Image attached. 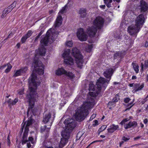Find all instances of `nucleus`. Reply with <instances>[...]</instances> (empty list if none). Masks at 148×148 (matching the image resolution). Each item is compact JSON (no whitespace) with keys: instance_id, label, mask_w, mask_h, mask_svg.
<instances>
[{"instance_id":"1","label":"nucleus","mask_w":148,"mask_h":148,"mask_svg":"<svg viewBox=\"0 0 148 148\" xmlns=\"http://www.w3.org/2000/svg\"><path fill=\"white\" fill-rule=\"evenodd\" d=\"M41 83L40 80L36 74L34 73L32 74L31 79L29 81V92L27 95V99L29 103V107L27 112V117L30 116V119L33 120L32 122L34 120L32 118V114L34 115H36V112L38 110L34 107V103L36 102L38 97V94L36 93V90L37 87Z\"/></svg>"},{"instance_id":"2","label":"nucleus","mask_w":148,"mask_h":148,"mask_svg":"<svg viewBox=\"0 0 148 148\" xmlns=\"http://www.w3.org/2000/svg\"><path fill=\"white\" fill-rule=\"evenodd\" d=\"M94 104L95 101L93 99L90 97L88 99L82 106L77 110L75 114L76 120L81 121L84 120L89 114L88 110L92 108Z\"/></svg>"},{"instance_id":"3","label":"nucleus","mask_w":148,"mask_h":148,"mask_svg":"<svg viewBox=\"0 0 148 148\" xmlns=\"http://www.w3.org/2000/svg\"><path fill=\"white\" fill-rule=\"evenodd\" d=\"M64 123L66 125L65 129L62 131L61 135L62 137L69 139L71 132L76 126V122L72 119L70 118L65 120Z\"/></svg>"},{"instance_id":"4","label":"nucleus","mask_w":148,"mask_h":148,"mask_svg":"<svg viewBox=\"0 0 148 148\" xmlns=\"http://www.w3.org/2000/svg\"><path fill=\"white\" fill-rule=\"evenodd\" d=\"M104 23L103 19L100 16L96 17L93 22L94 26L88 27L86 32L90 36H93L96 34L97 29H101Z\"/></svg>"},{"instance_id":"5","label":"nucleus","mask_w":148,"mask_h":148,"mask_svg":"<svg viewBox=\"0 0 148 148\" xmlns=\"http://www.w3.org/2000/svg\"><path fill=\"white\" fill-rule=\"evenodd\" d=\"M113 73V70L112 68H110L107 69L103 73V75L107 78V79L102 77H100L97 80V86L99 89L100 90L101 86L103 85L104 88H105L107 84L111 79V76Z\"/></svg>"},{"instance_id":"6","label":"nucleus","mask_w":148,"mask_h":148,"mask_svg":"<svg viewBox=\"0 0 148 148\" xmlns=\"http://www.w3.org/2000/svg\"><path fill=\"white\" fill-rule=\"evenodd\" d=\"M58 32H57L54 29H51L49 30L47 32L46 36L43 37L42 36V39L40 41L42 45L47 46L49 42L50 43L52 42L50 40V36L52 35L51 40L53 41L55 40L58 37Z\"/></svg>"},{"instance_id":"7","label":"nucleus","mask_w":148,"mask_h":148,"mask_svg":"<svg viewBox=\"0 0 148 148\" xmlns=\"http://www.w3.org/2000/svg\"><path fill=\"white\" fill-rule=\"evenodd\" d=\"M72 54L76 59V62L78 67L80 69L82 68L84 62L83 56L80 53L79 50L76 48L72 49Z\"/></svg>"},{"instance_id":"8","label":"nucleus","mask_w":148,"mask_h":148,"mask_svg":"<svg viewBox=\"0 0 148 148\" xmlns=\"http://www.w3.org/2000/svg\"><path fill=\"white\" fill-rule=\"evenodd\" d=\"M32 121L33 120L31 119L29 120H27V123L25 122L23 124V123L22 124L21 128V133L23 132V129H25V131L22 137V144L23 145L29 142L27 139V134L29 131V127L32 125Z\"/></svg>"},{"instance_id":"9","label":"nucleus","mask_w":148,"mask_h":148,"mask_svg":"<svg viewBox=\"0 0 148 148\" xmlns=\"http://www.w3.org/2000/svg\"><path fill=\"white\" fill-rule=\"evenodd\" d=\"M32 66H34L36 68L39 67L38 68H36V73L40 75H42L44 74L43 69L44 66L43 65L42 62L38 60H36L34 59V62L32 64Z\"/></svg>"},{"instance_id":"10","label":"nucleus","mask_w":148,"mask_h":148,"mask_svg":"<svg viewBox=\"0 0 148 148\" xmlns=\"http://www.w3.org/2000/svg\"><path fill=\"white\" fill-rule=\"evenodd\" d=\"M70 51V49H66L63 53L62 56L64 58L65 63L67 64L72 65L74 64V60L69 56Z\"/></svg>"},{"instance_id":"11","label":"nucleus","mask_w":148,"mask_h":148,"mask_svg":"<svg viewBox=\"0 0 148 148\" xmlns=\"http://www.w3.org/2000/svg\"><path fill=\"white\" fill-rule=\"evenodd\" d=\"M68 7L67 5L62 8L61 10L58 13V15L57 17L54 26L55 27H59L61 24L62 22V18L61 14L66 13V12Z\"/></svg>"},{"instance_id":"12","label":"nucleus","mask_w":148,"mask_h":148,"mask_svg":"<svg viewBox=\"0 0 148 148\" xmlns=\"http://www.w3.org/2000/svg\"><path fill=\"white\" fill-rule=\"evenodd\" d=\"M56 74L58 75H61L62 74H65L70 79H73L74 77V75L71 72H67L63 68H59L56 71Z\"/></svg>"},{"instance_id":"13","label":"nucleus","mask_w":148,"mask_h":148,"mask_svg":"<svg viewBox=\"0 0 148 148\" xmlns=\"http://www.w3.org/2000/svg\"><path fill=\"white\" fill-rule=\"evenodd\" d=\"M140 29V28H138V26L135 25H132L128 27L127 29L128 33L131 35L136 37Z\"/></svg>"},{"instance_id":"14","label":"nucleus","mask_w":148,"mask_h":148,"mask_svg":"<svg viewBox=\"0 0 148 148\" xmlns=\"http://www.w3.org/2000/svg\"><path fill=\"white\" fill-rule=\"evenodd\" d=\"M145 20L144 15L143 14H140L136 17L135 20V25L140 28L144 24Z\"/></svg>"},{"instance_id":"15","label":"nucleus","mask_w":148,"mask_h":148,"mask_svg":"<svg viewBox=\"0 0 148 148\" xmlns=\"http://www.w3.org/2000/svg\"><path fill=\"white\" fill-rule=\"evenodd\" d=\"M77 36L79 39L81 41L86 40L87 38V36L84 31L83 29L80 28L78 30Z\"/></svg>"},{"instance_id":"16","label":"nucleus","mask_w":148,"mask_h":148,"mask_svg":"<svg viewBox=\"0 0 148 148\" xmlns=\"http://www.w3.org/2000/svg\"><path fill=\"white\" fill-rule=\"evenodd\" d=\"M97 83H96V86H95L92 83L90 84L89 86V91H95V92L98 95L99 93L100 92L101 90H103V91L105 88H104V87L103 85H102L101 86L100 89L99 90L97 86Z\"/></svg>"},{"instance_id":"17","label":"nucleus","mask_w":148,"mask_h":148,"mask_svg":"<svg viewBox=\"0 0 148 148\" xmlns=\"http://www.w3.org/2000/svg\"><path fill=\"white\" fill-rule=\"evenodd\" d=\"M42 122L44 124L48 123V125L51 127L52 125V121L51 118V114L50 113L45 114L43 116Z\"/></svg>"},{"instance_id":"18","label":"nucleus","mask_w":148,"mask_h":148,"mask_svg":"<svg viewBox=\"0 0 148 148\" xmlns=\"http://www.w3.org/2000/svg\"><path fill=\"white\" fill-rule=\"evenodd\" d=\"M140 6L141 12H145L148 9V4L146 1L143 0L140 1Z\"/></svg>"},{"instance_id":"19","label":"nucleus","mask_w":148,"mask_h":148,"mask_svg":"<svg viewBox=\"0 0 148 148\" xmlns=\"http://www.w3.org/2000/svg\"><path fill=\"white\" fill-rule=\"evenodd\" d=\"M50 127L49 126V125H45L41 126V132L43 133L44 132H46V134L44 135L45 139L47 138L49 136V130Z\"/></svg>"},{"instance_id":"20","label":"nucleus","mask_w":148,"mask_h":148,"mask_svg":"<svg viewBox=\"0 0 148 148\" xmlns=\"http://www.w3.org/2000/svg\"><path fill=\"white\" fill-rule=\"evenodd\" d=\"M137 125V123L136 121H130L128 123L125 124L124 127L125 129H128L131 127H135Z\"/></svg>"},{"instance_id":"21","label":"nucleus","mask_w":148,"mask_h":148,"mask_svg":"<svg viewBox=\"0 0 148 148\" xmlns=\"http://www.w3.org/2000/svg\"><path fill=\"white\" fill-rule=\"evenodd\" d=\"M46 52V49L43 46H42L41 48H39V52L37 54L35 55V57L34 59L36 60V58L38 56V53L40 55L43 56L45 54Z\"/></svg>"},{"instance_id":"22","label":"nucleus","mask_w":148,"mask_h":148,"mask_svg":"<svg viewBox=\"0 0 148 148\" xmlns=\"http://www.w3.org/2000/svg\"><path fill=\"white\" fill-rule=\"evenodd\" d=\"M118 128L119 126L118 125H115L113 124L110 126V128L108 129V131L109 133H112Z\"/></svg>"},{"instance_id":"23","label":"nucleus","mask_w":148,"mask_h":148,"mask_svg":"<svg viewBox=\"0 0 148 148\" xmlns=\"http://www.w3.org/2000/svg\"><path fill=\"white\" fill-rule=\"evenodd\" d=\"M68 139L62 137V138H61L60 142L59 145L60 147L62 148L68 142Z\"/></svg>"},{"instance_id":"24","label":"nucleus","mask_w":148,"mask_h":148,"mask_svg":"<svg viewBox=\"0 0 148 148\" xmlns=\"http://www.w3.org/2000/svg\"><path fill=\"white\" fill-rule=\"evenodd\" d=\"M86 10L83 8H81L79 10V14H80V17L84 18L86 15Z\"/></svg>"},{"instance_id":"25","label":"nucleus","mask_w":148,"mask_h":148,"mask_svg":"<svg viewBox=\"0 0 148 148\" xmlns=\"http://www.w3.org/2000/svg\"><path fill=\"white\" fill-rule=\"evenodd\" d=\"M144 87V84H142L141 85L139 84H134V87L136 88V91L141 90Z\"/></svg>"},{"instance_id":"26","label":"nucleus","mask_w":148,"mask_h":148,"mask_svg":"<svg viewBox=\"0 0 148 148\" xmlns=\"http://www.w3.org/2000/svg\"><path fill=\"white\" fill-rule=\"evenodd\" d=\"M18 101V98H15L14 100L13 101L11 99H9L7 101V102L9 104L12 105L15 104Z\"/></svg>"},{"instance_id":"27","label":"nucleus","mask_w":148,"mask_h":148,"mask_svg":"<svg viewBox=\"0 0 148 148\" xmlns=\"http://www.w3.org/2000/svg\"><path fill=\"white\" fill-rule=\"evenodd\" d=\"M12 10V8L10 9H8H8H5L3 12V14L1 16V17L2 18H4L5 16H6V14L7 13H8L10 12Z\"/></svg>"},{"instance_id":"28","label":"nucleus","mask_w":148,"mask_h":148,"mask_svg":"<svg viewBox=\"0 0 148 148\" xmlns=\"http://www.w3.org/2000/svg\"><path fill=\"white\" fill-rule=\"evenodd\" d=\"M132 65L134 70L136 73H138L139 71V66L138 64L132 62Z\"/></svg>"},{"instance_id":"29","label":"nucleus","mask_w":148,"mask_h":148,"mask_svg":"<svg viewBox=\"0 0 148 148\" xmlns=\"http://www.w3.org/2000/svg\"><path fill=\"white\" fill-rule=\"evenodd\" d=\"M119 99V98L118 97H114L112 99V101L109 102L108 103V105H113L115 102L117 101Z\"/></svg>"},{"instance_id":"30","label":"nucleus","mask_w":148,"mask_h":148,"mask_svg":"<svg viewBox=\"0 0 148 148\" xmlns=\"http://www.w3.org/2000/svg\"><path fill=\"white\" fill-rule=\"evenodd\" d=\"M104 1V3L106 5L107 7L108 8H110L111 7L110 3L112 2V0H103Z\"/></svg>"},{"instance_id":"31","label":"nucleus","mask_w":148,"mask_h":148,"mask_svg":"<svg viewBox=\"0 0 148 148\" xmlns=\"http://www.w3.org/2000/svg\"><path fill=\"white\" fill-rule=\"evenodd\" d=\"M12 67V66L10 63L7 64V68L5 70V72L6 73L9 72Z\"/></svg>"},{"instance_id":"32","label":"nucleus","mask_w":148,"mask_h":148,"mask_svg":"<svg viewBox=\"0 0 148 148\" xmlns=\"http://www.w3.org/2000/svg\"><path fill=\"white\" fill-rule=\"evenodd\" d=\"M22 75V74L21 73V71L20 69L16 71V73L13 75V77H16L19 75Z\"/></svg>"},{"instance_id":"33","label":"nucleus","mask_w":148,"mask_h":148,"mask_svg":"<svg viewBox=\"0 0 148 148\" xmlns=\"http://www.w3.org/2000/svg\"><path fill=\"white\" fill-rule=\"evenodd\" d=\"M20 70L22 74H24L25 73H26L27 70V67H23L21 68Z\"/></svg>"},{"instance_id":"34","label":"nucleus","mask_w":148,"mask_h":148,"mask_svg":"<svg viewBox=\"0 0 148 148\" xmlns=\"http://www.w3.org/2000/svg\"><path fill=\"white\" fill-rule=\"evenodd\" d=\"M121 55L122 54L121 52H117L114 54V58L115 59L121 57Z\"/></svg>"},{"instance_id":"35","label":"nucleus","mask_w":148,"mask_h":148,"mask_svg":"<svg viewBox=\"0 0 148 148\" xmlns=\"http://www.w3.org/2000/svg\"><path fill=\"white\" fill-rule=\"evenodd\" d=\"M133 43V41L130 39H127L126 41V44L129 46L132 45Z\"/></svg>"},{"instance_id":"36","label":"nucleus","mask_w":148,"mask_h":148,"mask_svg":"<svg viewBox=\"0 0 148 148\" xmlns=\"http://www.w3.org/2000/svg\"><path fill=\"white\" fill-rule=\"evenodd\" d=\"M16 2L15 1H14L12 4L8 7V9H10V8L11 9L12 8V10L16 6Z\"/></svg>"},{"instance_id":"37","label":"nucleus","mask_w":148,"mask_h":148,"mask_svg":"<svg viewBox=\"0 0 148 148\" xmlns=\"http://www.w3.org/2000/svg\"><path fill=\"white\" fill-rule=\"evenodd\" d=\"M132 117L130 116L129 118H126L125 119H124L120 123V124H123L125 122H127L132 118Z\"/></svg>"},{"instance_id":"38","label":"nucleus","mask_w":148,"mask_h":148,"mask_svg":"<svg viewBox=\"0 0 148 148\" xmlns=\"http://www.w3.org/2000/svg\"><path fill=\"white\" fill-rule=\"evenodd\" d=\"M66 44V46L69 47H72L73 45V43L71 41H67Z\"/></svg>"},{"instance_id":"39","label":"nucleus","mask_w":148,"mask_h":148,"mask_svg":"<svg viewBox=\"0 0 148 148\" xmlns=\"http://www.w3.org/2000/svg\"><path fill=\"white\" fill-rule=\"evenodd\" d=\"M25 35L21 38V41L22 43H24L27 38V37Z\"/></svg>"},{"instance_id":"40","label":"nucleus","mask_w":148,"mask_h":148,"mask_svg":"<svg viewBox=\"0 0 148 148\" xmlns=\"http://www.w3.org/2000/svg\"><path fill=\"white\" fill-rule=\"evenodd\" d=\"M32 31L29 30V31L27 34L25 35L27 37V38H29L32 35Z\"/></svg>"},{"instance_id":"41","label":"nucleus","mask_w":148,"mask_h":148,"mask_svg":"<svg viewBox=\"0 0 148 148\" xmlns=\"http://www.w3.org/2000/svg\"><path fill=\"white\" fill-rule=\"evenodd\" d=\"M133 102H132L128 104L127 106V108L126 109V110L130 109L132 106L133 105Z\"/></svg>"},{"instance_id":"42","label":"nucleus","mask_w":148,"mask_h":148,"mask_svg":"<svg viewBox=\"0 0 148 148\" xmlns=\"http://www.w3.org/2000/svg\"><path fill=\"white\" fill-rule=\"evenodd\" d=\"M92 47V46L91 45H88L87 47V48L86 49L87 51L88 52H90L91 50Z\"/></svg>"},{"instance_id":"43","label":"nucleus","mask_w":148,"mask_h":148,"mask_svg":"<svg viewBox=\"0 0 148 148\" xmlns=\"http://www.w3.org/2000/svg\"><path fill=\"white\" fill-rule=\"evenodd\" d=\"M107 127V126L106 125H103L101 126L100 128V130H101V131H103L105 129H106Z\"/></svg>"},{"instance_id":"44","label":"nucleus","mask_w":148,"mask_h":148,"mask_svg":"<svg viewBox=\"0 0 148 148\" xmlns=\"http://www.w3.org/2000/svg\"><path fill=\"white\" fill-rule=\"evenodd\" d=\"M144 64V67L145 68V69H147L148 67V61L147 60L145 61Z\"/></svg>"},{"instance_id":"45","label":"nucleus","mask_w":148,"mask_h":148,"mask_svg":"<svg viewBox=\"0 0 148 148\" xmlns=\"http://www.w3.org/2000/svg\"><path fill=\"white\" fill-rule=\"evenodd\" d=\"M130 100V99L128 97L125 98L124 99V101L126 103H128Z\"/></svg>"},{"instance_id":"46","label":"nucleus","mask_w":148,"mask_h":148,"mask_svg":"<svg viewBox=\"0 0 148 148\" xmlns=\"http://www.w3.org/2000/svg\"><path fill=\"white\" fill-rule=\"evenodd\" d=\"M29 142H31V143H33V138L32 137H29L28 140H27Z\"/></svg>"},{"instance_id":"47","label":"nucleus","mask_w":148,"mask_h":148,"mask_svg":"<svg viewBox=\"0 0 148 148\" xmlns=\"http://www.w3.org/2000/svg\"><path fill=\"white\" fill-rule=\"evenodd\" d=\"M147 98L146 97L141 102V103L142 104H144L145 102L146 101H147Z\"/></svg>"},{"instance_id":"48","label":"nucleus","mask_w":148,"mask_h":148,"mask_svg":"<svg viewBox=\"0 0 148 148\" xmlns=\"http://www.w3.org/2000/svg\"><path fill=\"white\" fill-rule=\"evenodd\" d=\"M7 66V64H5L1 66L0 67V69H3L5 68Z\"/></svg>"},{"instance_id":"49","label":"nucleus","mask_w":148,"mask_h":148,"mask_svg":"<svg viewBox=\"0 0 148 148\" xmlns=\"http://www.w3.org/2000/svg\"><path fill=\"white\" fill-rule=\"evenodd\" d=\"M27 147L28 148H29L31 146V145L30 144V142H27Z\"/></svg>"},{"instance_id":"50","label":"nucleus","mask_w":148,"mask_h":148,"mask_svg":"<svg viewBox=\"0 0 148 148\" xmlns=\"http://www.w3.org/2000/svg\"><path fill=\"white\" fill-rule=\"evenodd\" d=\"M129 139H128L127 138L125 137V136H123L122 138V140L125 141H126Z\"/></svg>"},{"instance_id":"51","label":"nucleus","mask_w":148,"mask_h":148,"mask_svg":"<svg viewBox=\"0 0 148 148\" xmlns=\"http://www.w3.org/2000/svg\"><path fill=\"white\" fill-rule=\"evenodd\" d=\"M7 139H8L7 141H8V145H9L10 143V137L9 136H8V137Z\"/></svg>"},{"instance_id":"52","label":"nucleus","mask_w":148,"mask_h":148,"mask_svg":"<svg viewBox=\"0 0 148 148\" xmlns=\"http://www.w3.org/2000/svg\"><path fill=\"white\" fill-rule=\"evenodd\" d=\"M95 116V114H93L90 117V120H92L94 118Z\"/></svg>"},{"instance_id":"53","label":"nucleus","mask_w":148,"mask_h":148,"mask_svg":"<svg viewBox=\"0 0 148 148\" xmlns=\"http://www.w3.org/2000/svg\"><path fill=\"white\" fill-rule=\"evenodd\" d=\"M144 64L143 63H141V70L142 71H143V68H144Z\"/></svg>"},{"instance_id":"54","label":"nucleus","mask_w":148,"mask_h":148,"mask_svg":"<svg viewBox=\"0 0 148 148\" xmlns=\"http://www.w3.org/2000/svg\"><path fill=\"white\" fill-rule=\"evenodd\" d=\"M148 119H144V120L143 121V122L145 124H146L148 122Z\"/></svg>"},{"instance_id":"55","label":"nucleus","mask_w":148,"mask_h":148,"mask_svg":"<svg viewBox=\"0 0 148 148\" xmlns=\"http://www.w3.org/2000/svg\"><path fill=\"white\" fill-rule=\"evenodd\" d=\"M40 37V36H38V35L37 36H36V38H35V39L34 41L35 42H36V41H37V40H38V39Z\"/></svg>"},{"instance_id":"56","label":"nucleus","mask_w":148,"mask_h":148,"mask_svg":"<svg viewBox=\"0 0 148 148\" xmlns=\"http://www.w3.org/2000/svg\"><path fill=\"white\" fill-rule=\"evenodd\" d=\"M94 121L95 123L93 124L95 125H97L98 124V121L96 120H95Z\"/></svg>"},{"instance_id":"57","label":"nucleus","mask_w":148,"mask_h":148,"mask_svg":"<svg viewBox=\"0 0 148 148\" xmlns=\"http://www.w3.org/2000/svg\"><path fill=\"white\" fill-rule=\"evenodd\" d=\"M141 137L140 136H138L137 137H136L134 138V140H137L138 139H140Z\"/></svg>"},{"instance_id":"58","label":"nucleus","mask_w":148,"mask_h":148,"mask_svg":"<svg viewBox=\"0 0 148 148\" xmlns=\"http://www.w3.org/2000/svg\"><path fill=\"white\" fill-rule=\"evenodd\" d=\"M100 7L101 8L104 9H105V8L106 7V6L105 5H100Z\"/></svg>"},{"instance_id":"59","label":"nucleus","mask_w":148,"mask_h":148,"mask_svg":"<svg viewBox=\"0 0 148 148\" xmlns=\"http://www.w3.org/2000/svg\"><path fill=\"white\" fill-rule=\"evenodd\" d=\"M134 83L130 84H129V86L130 87H134Z\"/></svg>"},{"instance_id":"60","label":"nucleus","mask_w":148,"mask_h":148,"mask_svg":"<svg viewBox=\"0 0 148 148\" xmlns=\"http://www.w3.org/2000/svg\"><path fill=\"white\" fill-rule=\"evenodd\" d=\"M114 37L117 39H119L120 38V36L119 35H118L116 36V35H114Z\"/></svg>"},{"instance_id":"61","label":"nucleus","mask_w":148,"mask_h":148,"mask_svg":"<svg viewBox=\"0 0 148 148\" xmlns=\"http://www.w3.org/2000/svg\"><path fill=\"white\" fill-rule=\"evenodd\" d=\"M137 77H136L135 75H133L132 76V79H136Z\"/></svg>"},{"instance_id":"62","label":"nucleus","mask_w":148,"mask_h":148,"mask_svg":"<svg viewBox=\"0 0 148 148\" xmlns=\"http://www.w3.org/2000/svg\"><path fill=\"white\" fill-rule=\"evenodd\" d=\"M101 140H95V141H93L90 144V145L91 144H92V143H96V142H100V141H101Z\"/></svg>"},{"instance_id":"63","label":"nucleus","mask_w":148,"mask_h":148,"mask_svg":"<svg viewBox=\"0 0 148 148\" xmlns=\"http://www.w3.org/2000/svg\"><path fill=\"white\" fill-rule=\"evenodd\" d=\"M42 31H41L40 33H39V34H38V36H40L42 35Z\"/></svg>"},{"instance_id":"64","label":"nucleus","mask_w":148,"mask_h":148,"mask_svg":"<svg viewBox=\"0 0 148 148\" xmlns=\"http://www.w3.org/2000/svg\"><path fill=\"white\" fill-rule=\"evenodd\" d=\"M146 80L147 81V82H148V74H147V76L146 77Z\"/></svg>"}]
</instances>
